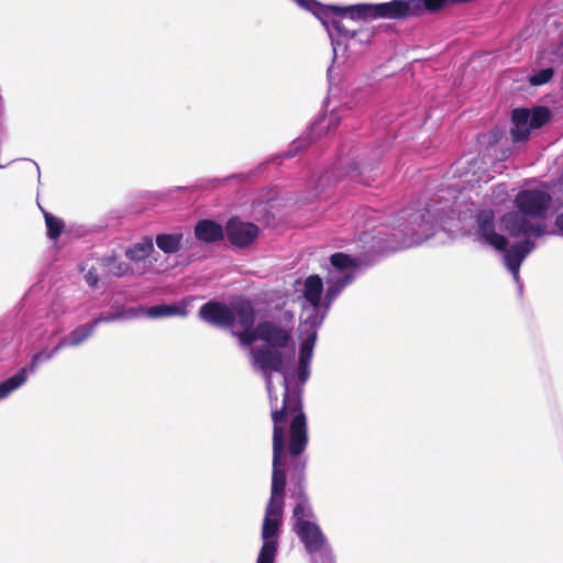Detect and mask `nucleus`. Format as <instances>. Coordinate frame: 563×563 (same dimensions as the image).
Wrapping results in <instances>:
<instances>
[{"label": "nucleus", "mask_w": 563, "mask_h": 563, "mask_svg": "<svg viewBox=\"0 0 563 563\" xmlns=\"http://www.w3.org/2000/svg\"><path fill=\"white\" fill-rule=\"evenodd\" d=\"M224 233L232 245L246 247L256 240L258 228L252 222L242 221L238 217H232L225 224Z\"/></svg>", "instance_id": "f3484780"}, {"label": "nucleus", "mask_w": 563, "mask_h": 563, "mask_svg": "<svg viewBox=\"0 0 563 563\" xmlns=\"http://www.w3.org/2000/svg\"><path fill=\"white\" fill-rule=\"evenodd\" d=\"M239 319L235 322L241 331L231 329V334L236 336L243 346H249L260 340V322L256 323V311L250 301L238 302Z\"/></svg>", "instance_id": "4468645a"}, {"label": "nucleus", "mask_w": 563, "mask_h": 563, "mask_svg": "<svg viewBox=\"0 0 563 563\" xmlns=\"http://www.w3.org/2000/svg\"><path fill=\"white\" fill-rule=\"evenodd\" d=\"M59 351L60 347L58 346V344H56L52 350L42 349L41 351L34 353L31 356L30 363L23 366V368L26 369V372L31 376L36 373L41 364L54 358Z\"/></svg>", "instance_id": "cd10ccee"}, {"label": "nucleus", "mask_w": 563, "mask_h": 563, "mask_svg": "<svg viewBox=\"0 0 563 563\" xmlns=\"http://www.w3.org/2000/svg\"><path fill=\"white\" fill-rule=\"evenodd\" d=\"M552 117L545 107L516 108L511 113L510 136L514 143L527 141L531 130L544 125Z\"/></svg>", "instance_id": "9b49d317"}, {"label": "nucleus", "mask_w": 563, "mask_h": 563, "mask_svg": "<svg viewBox=\"0 0 563 563\" xmlns=\"http://www.w3.org/2000/svg\"><path fill=\"white\" fill-rule=\"evenodd\" d=\"M474 241L501 251L508 245V239L496 231V216L492 209H482L475 216Z\"/></svg>", "instance_id": "f8f14e48"}, {"label": "nucleus", "mask_w": 563, "mask_h": 563, "mask_svg": "<svg viewBox=\"0 0 563 563\" xmlns=\"http://www.w3.org/2000/svg\"><path fill=\"white\" fill-rule=\"evenodd\" d=\"M554 224L560 233H563V212L555 217Z\"/></svg>", "instance_id": "c9c22d12"}, {"label": "nucleus", "mask_w": 563, "mask_h": 563, "mask_svg": "<svg viewBox=\"0 0 563 563\" xmlns=\"http://www.w3.org/2000/svg\"><path fill=\"white\" fill-rule=\"evenodd\" d=\"M85 280L90 287H97L99 282V276L93 267L89 268L85 274Z\"/></svg>", "instance_id": "f704fd0d"}, {"label": "nucleus", "mask_w": 563, "mask_h": 563, "mask_svg": "<svg viewBox=\"0 0 563 563\" xmlns=\"http://www.w3.org/2000/svg\"><path fill=\"white\" fill-rule=\"evenodd\" d=\"M302 342L299 347L297 379L300 384H305L310 377V364L313 355V349L317 342L314 331L312 333L301 334Z\"/></svg>", "instance_id": "a211bd4d"}, {"label": "nucleus", "mask_w": 563, "mask_h": 563, "mask_svg": "<svg viewBox=\"0 0 563 563\" xmlns=\"http://www.w3.org/2000/svg\"><path fill=\"white\" fill-rule=\"evenodd\" d=\"M410 0H391L380 3H357L344 7L351 20L390 19L404 20L415 16Z\"/></svg>", "instance_id": "1a4fd4ad"}, {"label": "nucleus", "mask_w": 563, "mask_h": 563, "mask_svg": "<svg viewBox=\"0 0 563 563\" xmlns=\"http://www.w3.org/2000/svg\"><path fill=\"white\" fill-rule=\"evenodd\" d=\"M198 314L201 320L213 327L231 330L239 319L238 303L230 307L216 300H209L199 308Z\"/></svg>", "instance_id": "ddd939ff"}, {"label": "nucleus", "mask_w": 563, "mask_h": 563, "mask_svg": "<svg viewBox=\"0 0 563 563\" xmlns=\"http://www.w3.org/2000/svg\"><path fill=\"white\" fill-rule=\"evenodd\" d=\"M331 268L327 276V290L323 298V305L303 306L301 313L300 331L301 334L312 333L318 336V330L323 323L328 311L342 292V290L352 284L355 279L356 271L361 266V258L349 255L343 252H336L330 256Z\"/></svg>", "instance_id": "20e7f679"}, {"label": "nucleus", "mask_w": 563, "mask_h": 563, "mask_svg": "<svg viewBox=\"0 0 563 563\" xmlns=\"http://www.w3.org/2000/svg\"><path fill=\"white\" fill-rule=\"evenodd\" d=\"M132 314L125 310L124 308L120 307L117 312L114 313H108V314H100L96 319H93L90 324H93V330L100 324V323H110L122 319H128Z\"/></svg>", "instance_id": "72a5a7b5"}, {"label": "nucleus", "mask_w": 563, "mask_h": 563, "mask_svg": "<svg viewBox=\"0 0 563 563\" xmlns=\"http://www.w3.org/2000/svg\"><path fill=\"white\" fill-rule=\"evenodd\" d=\"M346 16L349 13H334L324 26L331 41L333 62L340 59L344 62L352 55L361 54L374 35V31L369 29L350 30L346 27L343 23V18Z\"/></svg>", "instance_id": "0eeeda50"}, {"label": "nucleus", "mask_w": 563, "mask_h": 563, "mask_svg": "<svg viewBox=\"0 0 563 563\" xmlns=\"http://www.w3.org/2000/svg\"><path fill=\"white\" fill-rule=\"evenodd\" d=\"M188 313L187 307L184 303L177 305H156L147 309L146 314L152 319L167 318L174 316L186 317Z\"/></svg>", "instance_id": "393cba45"}, {"label": "nucleus", "mask_w": 563, "mask_h": 563, "mask_svg": "<svg viewBox=\"0 0 563 563\" xmlns=\"http://www.w3.org/2000/svg\"><path fill=\"white\" fill-rule=\"evenodd\" d=\"M415 16L435 12L451 3V0H410Z\"/></svg>", "instance_id": "c85d7f7f"}, {"label": "nucleus", "mask_w": 563, "mask_h": 563, "mask_svg": "<svg viewBox=\"0 0 563 563\" xmlns=\"http://www.w3.org/2000/svg\"><path fill=\"white\" fill-rule=\"evenodd\" d=\"M552 197L540 189L520 190L514 200V210L500 218V227L510 236L542 238L548 234L544 220L548 216Z\"/></svg>", "instance_id": "7ed1b4c3"}, {"label": "nucleus", "mask_w": 563, "mask_h": 563, "mask_svg": "<svg viewBox=\"0 0 563 563\" xmlns=\"http://www.w3.org/2000/svg\"><path fill=\"white\" fill-rule=\"evenodd\" d=\"M508 198V187L500 183L490 187L489 192L484 196L485 202L493 206H499Z\"/></svg>", "instance_id": "7c9ffc66"}, {"label": "nucleus", "mask_w": 563, "mask_h": 563, "mask_svg": "<svg viewBox=\"0 0 563 563\" xmlns=\"http://www.w3.org/2000/svg\"><path fill=\"white\" fill-rule=\"evenodd\" d=\"M34 165H35V168H36V173H37V179H38V181H40V180H41V172H40V166H38V165H37L36 163H34Z\"/></svg>", "instance_id": "4c0bfd02"}, {"label": "nucleus", "mask_w": 563, "mask_h": 563, "mask_svg": "<svg viewBox=\"0 0 563 563\" xmlns=\"http://www.w3.org/2000/svg\"><path fill=\"white\" fill-rule=\"evenodd\" d=\"M481 161L477 158H461L456 162L455 166L452 168V174L455 177H467L471 174V178L467 179V183H487L492 177L486 175L484 170L481 175H477V169L479 168Z\"/></svg>", "instance_id": "6ab92c4d"}, {"label": "nucleus", "mask_w": 563, "mask_h": 563, "mask_svg": "<svg viewBox=\"0 0 563 563\" xmlns=\"http://www.w3.org/2000/svg\"><path fill=\"white\" fill-rule=\"evenodd\" d=\"M449 216L446 207L435 208L432 203L419 210L405 208L397 214V225L379 234L389 238L386 247L390 251L409 249L429 240L437 227Z\"/></svg>", "instance_id": "39448f33"}, {"label": "nucleus", "mask_w": 563, "mask_h": 563, "mask_svg": "<svg viewBox=\"0 0 563 563\" xmlns=\"http://www.w3.org/2000/svg\"><path fill=\"white\" fill-rule=\"evenodd\" d=\"M541 69L536 70L528 77V81L531 86L538 87L548 84L554 76V69L550 65H540Z\"/></svg>", "instance_id": "2f4dec72"}, {"label": "nucleus", "mask_w": 563, "mask_h": 563, "mask_svg": "<svg viewBox=\"0 0 563 563\" xmlns=\"http://www.w3.org/2000/svg\"><path fill=\"white\" fill-rule=\"evenodd\" d=\"M292 327L273 320L260 321L258 346L252 354V362L265 379L266 389L272 406L277 402L278 397L273 393L272 373L283 376L284 399L280 409H288L292 415L290 421V434L288 453L290 459H297L306 450L308 444L307 418L302 410L301 387L292 386L295 373L286 366V356H294L295 340Z\"/></svg>", "instance_id": "f257e3e1"}, {"label": "nucleus", "mask_w": 563, "mask_h": 563, "mask_svg": "<svg viewBox=\"0 0 563 563\" xmlns=\"http://www.w3.org/2000/svg\"><path fill=\"white\" fill-rule=\"evenodd\" d=\"M521 241L515 242L511 245H507L500 252L503 254V261L509 273L517 285L521 288L520 284V266L525 258L537 247L533 236L521 235Z\"/></svg>", "instance_id": "2eb2a0df"}, {"label": "nucleus", "mask_w": 563, "mask_h": 563, "mask_svg": "<svg viewBox=\"0 0 563 563\" xmlns=\"http://www.w3.org/2000/svg\"><path fill=\"white\" fill-rule=\"evenodd\" d=\"M323 292V280L319 275H310L303 284V297L308 303L323 305L321 295Z\"/></svg>", "instance_id": "b1692460"}, {"label": "nucleus", "mask_w": 563, "mask_h": 563, "mask_svg": "<svg viewBox=\"0 0 563 563\" xmlns=\"http://www.w3.org/2000/svg\"><path fill=\"white\" fill-rule=\"evenodd\" d=\"M102 262L109 268V272L117 277H123L132 273V268L126 262L117 261L113 257H104Z\"/></svg>", "instance_id": "473e14b6"}, {"label": "nucleus", "mask_w": 563, "mask_h": 563, "mask_svg": "<svg viewBox=\"0 0 563 563\" xmlns=\"http://www.w3.org/2000/svg\"><path fill=\"white\" fill-rule=\"evenodd\" d=\"M93 333V324H90V322L81 324L71 330L67 335L63 336L57 344L60 350L65 347H77L91 338Z\"/></svg>", "instance_id": "4be33fe9"}, {"label": "nucleus", "mask_w": 563, "mask_h": 563, "mask_svg": "<svg viewBox=\"0 0 563 563\" xmlns=\"http://www.w3.org/2000/svg\"><path fill=\"white\" fill-rule=\"evenodd\" d=\"M292 415L288 409H275L272 411L273 427V471L272 486L268 506L285 507L286 470L284 455L286 450L285 428L283 423Z\"/></svg>", "instance_id": "6e6552de"}, {"label": "nucleus", "mask_w": 563, "mask_h": 563, "mask_svg": "<svg viewBox=\"0 0 563 563\" xmlns=\"http://www.w3.org/2000/svg\"><path fill=\"white\" fill-rule=\"evenodd\" d=\"M181 233H161L155 238L157 247L165 254H175L181 247Z\"/></svg>", "instance_id": "bb28decb"}, {"label": "nucleus", "mask_w": 563, "mask_h": 563, "mask_svg": "<svg viewBox=\"0 0 563 563\" xmlns=\"http://www.w3.org/2000/svg\"><path fill=\"white\" fill-rule=\"evenodd\" d=\"M291 527L311 563H335L331 544L306 496L299 497L294 506Z\"/></svg>", "instance_id": "423d86ee"}, {"label": "nucleus", "mask_w": 563, "mask_h": 563, "mask_svg": "<svg viewBox=\"0 0 563 563\" xmlns=\"http://www.w3.org/2000/svg\"><path fill=\"white\" fill-rule=\"evenodd\" d=\"M43 211V214H44V219H45V225H46V230H47V236L49 240H57L63 231H64V221L55 216H53L52 213L45 211L44 209H42Z\"/></svg>", "instance_id": "c756f323"}, {"label": "nucleus", "mask_w": 563, "mask_h": 563, "mask_svg": "<svg viewBox=\"0 0 563 563\" xmlns=\"http://www.w3.org/2000/svg\"><path fill=\"white\" fill-rule=\"evenodd\" d=\"M284 508L266 505L261 529L262 547L256 563H275L279 548Z\"/></svg>", "instance_id": "9d476101"}, {"label": "nucleus", "mask_w": 563, "mask_h": 563, "mask_svg": "<svg viewBox=\"0 0 563 563\" xmlns=\"http://www.w3.org/2000/svg\"><path fill=\"white\" fill-rule=\"evenodd\" d=\"M339 124V115L331 112L330 115L318 118L308 130L297 140H295L283 154L284 157H295L302 148L308 146L314 137L335 129Z\"/></svg>", "instance_id": "dca6fc26"}, {"label": "nucleus", "mask_w": 563, "mask_h": 563, "mask_svg": "<svg viewBox=\"0 0 563 563\" xmlns=\"http://www.w3.org/2000/svg\"><path fill=\"white\" fill-rule=\"evenodd\" d=\"M153 252H155L153 240L150 236H145L141 242L126 249L125 256L130 261L139 263L147 258Z\"/></svg>", "instance_id": "a878e982"}, {"label": "nucleus", "mask_w": 563, "mask_h": 563, "mask_svg": "<svg viewBox=\"0 0 563 563\" xmlns=\"http://www.w3.org/2000/svg\"><path fill=\"white\" fill-rule=\"evenodd\" d=\"M510 154H511V151H510V148H509V147H507V148H501V154H500V156L498 157V159H500V161H505V159H507V158L509 157V155H510Z\"/></svg>", "instance_id": "e433bc0d"}, {"label": "nucleus", "mask_w": 563, "mask_h": 563, "mask_svg": "<svg viewBox=\"0 0 563 563\" xmlns=\"http://www.w3.org/2000/svg\"><path fill=\"white\" fill-rule=\"evenodd\" d=\"M224 231L225 229L212 220H200L195 227V236L199 241L212 243L221 241L224 238Z\"/></svg>", "instance_id": "aec40b11"}, {"label": "nucleus", "mask_w": 563, "mask_h": 563, "mask_svg": "<svg viewBox=\"0 0 563 563\" xmlns=\"http://www.w3.org/2000/svg\"><path fill=\"white\" fill-rule=\"evenodd\" d=\"M388 142H380L375 146L343 145L340 148L336 162L319 176L314 185V197L325 194L327 189L339 180L349 179L362 185H369L380 169Z\"/></svg>", "instance_id": "f03ea898"}, {"label": "nucleus", "mask_w": 563, "mask_h": 563, "mask_svg": "<svg viewBox=\"0 0 563 563\" xmlns=\"http://www.w3.org/2000/svg\"><path fill=\"white\" fill-rule=\"evenodd\" d=\"M537 62L539 65H550L553 68L563 65V32L556 43H550L545 48L538 53Z\"/></svg>", "instance_id": "412c9836"}, {"label": "nucleus", "mask_w": 563, "mask_h": 563, "mask_svg": "<svg viewBox=\"0 0 563 563\" xmlns=\"http://www.w3.org/2000/svg\"><path fill=\"white\" fill-rule=\"evenodd\" d=\"M30 378L23 367L19 368L12 376L0 382V401L9 398L13 393L23 387Z\"/></svg>", "instance_id": "5701e85b"}]
</instances>
